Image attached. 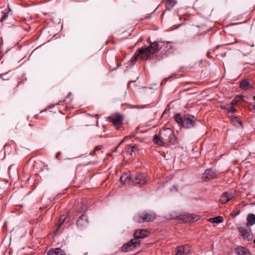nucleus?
I'll list each match as a JSON object with an SVG mask.
<instances>
[{"instance_id": "nucleus-1", "label": "nucleus", "mask_w": 255, "mask_h": 255, "mask_svg": "<svg viewBox=\"0 0 255 255\" xmlns=\"http://www.w3.org/2000/svg\"><path fill=\"white\" fill-rule=\"evenodd\" d=\"M158 47L157 42L155 41L149 46L139 49L131 58L130 60L131 63H135L138 57L143 60H147L151 55L158 50Z\"/></svg>"}, {"instance_id": "nucleus-2", "label": "nucleus", "mask_w": 255, "mask_h": 255, "mask_svg": "<svg viewBox=\"0 0 255 255\" xmlns=\"http://www.w3.org/2000/svg\"><path fill=\"white\" fill-rule=\"evenodd\" d=\"M159 134L165 145L175 143L176 139L173 131L171 128H167L160 130Z\"/></svg>"}, {"instance_id": "nucleus-3", "label": "nucleus", "mask_w": 255, "mask_h": 255, "mask_svg": "<svg viewBox=\"0 0 255 255\" xmlns=\"http://www.w3.org/2000/svg\"><path fill=\"white\" fill-rule=\"evenodd\" d=\"M123 117L118 114H114L109 118L110 122H112L114 127L117 130L121 129L123 126Z\"/></svg>"}, {"instance_id": "nucleus-4", "label": "nucleus", "mask_w": 255, "mask_h": 255, "mask_svg": "<svg viewBox=\"0 0 255 255\" xmlns=\"http://www.w3.org/2000/svg\"><path fill=\"white\" fill-rule=\"evenodd\" d=\"M140 244V240L138 239L134 238L128 243L124 245L122 250L125 252H129L134 250L136 247L139 246Z\"/></svg>"}, {"instance_id": "nucleus-5", "label": "nucleus", "mask_w": 255, "mask_h": 255, "mask_svg": "<svg viewBox=\"0 0 255 255\" xmlns=\"http://www.w3.org/2000/svg\"><path fill=\"white\" fill-rule=\"evenodd\" d=\"M238 230L241 233L244 240L249 241L252 240L253 237V234L251 232V229L248 226L240 227L238 228Z\"/></svg>"}, {"instance_id": "nucleus-6", "label": "nucleus", "mask_w": 255, "mask_h": 255, "mask_svg": "<svg viewBox=\"0 0 255 255\" xmlns=\"http://www.w3.org/2000/svg\"><path fill=\"white\" fill-rule=\"evenodd\" d=\"M155 219V215L153 213H144L138 215L136 218V222L141 223L144 222H152Z\"/></svg>"}, {"instance_id": "nucleus-7", "label": "nucleus", "mask_w": 255, "mask_h": 255, "mask_svg": "<svg viewBox=\"0 0 255 255\" xmlns=\"http://www.w3.org/2000/svg\"><path fill=\"white\" fill-rule=\"evenodd\" d=\"M147 180L145 174L138 173L132 178V183L136 186H142L144 185Z\"/></svg>"}, {"instance_id": "nucleus-8", "label": "nucleus", "mask_w": 255, "mask_h": 255, "mask_svg": "<svg viewBox=\"0 0 255 255\" xmlns=\"http://www.w3.org/2000/svg\"><path fill=\"white\" fill-rule=\"evenodd\" d=\"M196 119L195 117L190 115H186L184 117L183 127L190 128L195 125Z\"/></svg>"}, {"instance_id": "nucleus-9", "label": "nucleus", "mask_w": 255, "mask_h": 255, "mask_svg": "<svg viewBox=\"0 0 255 255\" xmlns=\"http://www.w3.org/2000/svg\"><path fill=\"white\" fill-rule=\"evenodd\" d=\"M120 180L121 183L124 185H129L132 182V178L130 175L127 173H124L121 176Z\"/></svg>"}, {"instance_id": "nucleus-10", "label": "nucleus", "mask_w": 255, "mask_h": 255, "mask_svg": "<svg viewBox=\"0 0 255 255\" xmlns=\"http://www.w3.org/2000/svg\"><path fill=\"white\" fill-rule=\"evenodd\" d=\"M190 247L187 245L177 248L175 255H187L190 251Z\"/></svg>"}, {"instance_id": "nucleus-11", "label": "nucleus", "mask_w": 255, "mask_h": 255, "mask_svg": "<svg viewBox=\"0 0 255 255\" xmlns=\"http://www.w3.org/2000/svg\"><path fill=\"white\" fill-rule=\"evenodd\" d=\"M88 223V220L87 216L81 215L77 222V225L80 227H84L86 226Z\"/></svg>"}, {"instance_id": "nucleus-12", "label": "nucleus", "mask_w": 255, "mask_h": 255, "mask_svg": "<svg viewBox=\"0 0 255 255\" xmlns=\"http://www.w3.org/2000/svg\"><path fill=\"white\" fill-rule=\"evenodd\" d=\"M148 234V232L146 230H137L134 233V238H137L139 240L146 237Z\"/></svg>"}, {"instance_id": "nucleus-13", "label": "nucleus", "mask_w": 255, "mask_h": 255, "mask_svg": "<svg viewBox=\"0 0 255 255\" xmlns=\"http://www.w3.org/2000/svg\"><path fill=\"white\" fill-rule=\"evenodd\" d=\"M216 177V173L212 170L207 169L204 173V180L205 181L214 179Z\"/></svg>"}, {"instance_id": "nucleus-14", "label": "nucleus", "mask_w": 255, "mask_h": 255, "mask_svg": "<svg viewBox=\"0 0 255 255\" xmlns=\"http://www.w3.org/2000/svg\"><path fill=\"white\" fill-rule=\"evenodd\" d=\"M234 196L229 193L224 192L221 196L220 201L222 204H225L231 200Z\"/></svg>"}, {"instance_id": "nucleus-15", "label": "nucleus", "mask_w": 255, "mask_h": 255, "mask_svg": "<svg viewBox=\"0 0 255 255\" xmlns=\"http://www.w3.org/2000/svg\"><path fill=\"white\" fill-rule=\"evenodd\" d=\"M47 255H66L65 252L60 248L50 249L47 253Z\"/></svg>"}, {"instance_id": "nucleus-16", "label": "nucleus", "mask_w": 255, "mask_h": 255, "mask_svg": "<svg viewBox=\"0 0 255 255\" xmlns=\"http://www.w3.org/2000/svg\"><path fill=\"white\" fill-rule=\"evenodd\" d=\"M236 253L238 255H250L248 250L241 246L236 248Z\"/></svg>"}, {"instance_id": "nucleus-17", "label": "nucleus", "mask_w": 255, "mask_h": 255, "mask_svg": "<svg viewBox=\"0 0 255 255\" xmlns=\"http://www.w3.org/2000/svg\"><path fill=\"white\" fill-rule=\"evenodd\" d=\"M153 142L154 143L158 144L161 146H165V144L163 142V140L161 138L160 134L159 135H155L153 137Z\"/></svg>"}, {"instance_id": "nucleus-18", "label": "nucleus", "mask_w": 255, "mask_h": 255, "mask_svg": "<svg viewBox=\"0 0 255 255\" xmlns=\"http://www.w3.org/2000/svg\"><path fill=\"white\" fill-rule=\"evenodd\" d=\"M255 223V215L254 214H249L247 217V223L246 224L247 226H253Z\"/></svg>"}, {"instance_id": "nucleus-19", "label": "nucleus", "mask_w": 255, "mask_h": 255, "mask_svg": "<svg viewBox=\"0 0 255 255\" xmlns=\"http://www.w3.org/2000/svg\"><path fill=\"white\" fill-rule=\"evenodd\" d=\"M209 221L212 223H221L223 222V219L221 216H217L214 218H211L209 219Z\"/></svg>"}, {"instance_id": "nucleus-20", "label": "nucleus", "mask_w": 255, "mask_h": 255, "mask_svg": "<svg viewBox=\"0 0 255 255\" xmlns=\"http://www.w3.org/2000/svg\"><path fill=\"white\" fill-rule=\"evenodd\" d=\"M174 118L177 123L181 124L182 126H183L184 118H182L180 114H176Z\"/></svg>"}, {"instance_id": "nucleus-21", "label": "nucleus", "mask_w": 255, "mask_h": 255, "mask_svg": "<svg viewBox=\"0 0 255 255\" xmlns=\"http://www.w3.org/2000/svg\"><path fill=\"white\" fill-rule=\"evenodd\" d=\"M249 85V82L248 80H242L240 83V87L243 89H248V87Z\"/></svg>"}, {"instance_id": "nucleus-22", "label": "nucleus", "mask_w": 255, "mask_h": 255, "mask_svg": "<svg viewBox=\"0 0 255 255\" xmlns=\"http://www.w3.org/2000/svg\"><path fill=\"white\" fill-rule=\"evenodd\" d=\"M177 3L176 0H167L166 7L168 8H172Z\"/></svg>"}, {"instance_id": "nucleus-23", "label": "nucleus", "mask_w": 255, "mask_h": 255, "mask_svg": "<svg viewBox=\"0 0 255 255\" xmlns=\"http://www.w3.org/2000/svg\"><path fill=\"white\" fill-rule=\"evenodd\" d=\"M9 13V10H7L6 9H5L4 11H2L3 15L0 18V22H2L4 20L7 18Z\"/></svg>"}, {"instance_id": "nucleus-24", "label": "nucleus", "mask_w": 255, "mask_h": 255, "mask_svg": "<svg viewBox=\"0 0 255 255\" xmlns=\"http://www.w3.org/2000/svg\"><path fill=\"white\" fill-rule=\"evenodd\" d=\"M199 219V216L194 215H189L188 220L190 222H194Z\"/></svg>"}, {"instance_id": "nucleus-25", "label": "nucleus", "mask_w": 255, "mask_h": 255, "mask_svg": "<svg viewBox=\"0 0 255 255\" xmlns=\"http://www.w3.org/2000/svg\"><path fill=\"white\" fill-rule=\"evenodd\" d=\"M136 149V147L135 146H129L127 150V152L128 154H129L130 155H132V152L134 151V150Z\"/></svg>"}, {"instance_id": "nucleus-26", "label": "nucleus", "mask_w": 255, "mask_h": 255, "mask_svg": "<svg viewBox=\"0 0 255 255\" xmlns=\"http://www.w3.org/2000/svg\"><path fill=\"white\" fill-rule=\"evenodd\" d=\"M234 122H237L239 125H241V122H240L239 120H238V119L237 118V117H235L233 119H232L231 120V122L233 123V124H235L234 123Z\"/></svg>"}, {"instance_id": "nucleus-27", "label": "nucleus", "mask_w": 255, "mask_h": 255, "mask_svg": "<svg viewBox=\"0 0 255 255\" xmlns=\"http://www.w3.org/2000/svg\"><path fill=\"white\" fill-rule=\"evenodd\" d=\"M236 111V110L234 107H231L228 109V112L229 113H235Z\"/></svg>"}, {"instance_id": "nucleus-28", "label": "nucleus", "mask_w": 255, "mask_h": 255, "mask_svg": "<svg viewBox=\"0 0 255 255\" xmlns=\"http://www.w3.org/2000/svg\"><path fill=\"white\" fill-rule=\"evenodd\" d=\"M101 150V147L100 146H96L95 148L94 151V154L96 155L97 154V152L98 151H100Z\"/></svg>"}, {"instance_id": "nucleus-29", "label": "nucleus", "mask_w": 255, "mask_h": 255, "mask_svg": "<svg viewBox=\"0 0 255 255\" xmlns=\"http://www.w3.org/2000/svg\"><path fill=\"white\" fill-rule=\"evenodd\" d=\"M129 138H130V136H126L122 141L121 142H120V143L119 144V145L120 144H121L122 142H125L128 140Z\"/></svg>"}, {"instance_id": "nucleus-30", "label": "nucleus", "mask_w": 255, "mask_h": 255, "mask_svg": "<svg viewBox=\"0 0 255 255\" xmlns=\"http://www.w3.org/2000/svg\"><path fill=\"white\" fill-rule=\"evenodd\" d=\"M236 103V101H235V100H233L231 102V105H234V104H235Z\"/></svg>"}, {"instance_id": "nucleus-31", "label": "nucleus", "mask_w": 255, "mask_h": 255, "mask_svg": "<svg viewBox=\"0 0 255 255\" xmlns=\"http://www.w3.org/2000/svg\"><path fill=\"white\" fill-rule=\"evenodd\" d=\"M252 108L253 110H255V104L253 106Z\"/></svg>"}, {"instance_id": "nucleus-32", "label": "nucleus", "mask_w": 255, "mask_h": 255, "mask_svg": "<svg viewBox=\"0 0 255 255\" xmlns=\"http://www.w3.org/2000/svg\"><path fill=\"white\" fill-rule=\"evenodd\" d=\"M96 125H97V126H98V122H97Z\"/></svg>"}, {"instance_id": "nucleus-33", "label": "nucleus", "mask_w": 255, "mask_h": 255, "mask_svg": "<svg viewBox=\"0 0 255 255\" xmlns=\"http://www.w3.org/2000/svg\"><path fill=\"white\" fill-rule=\"evenodd\" d=\"M65 219H66V218H65V217H64V219H63V221H64Z\"/></svg>"}]
</instances>
